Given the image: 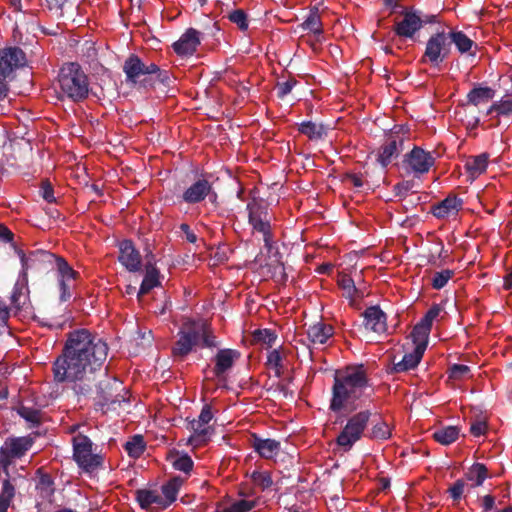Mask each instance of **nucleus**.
I'll return each mask as SVG.
<instances>
[{"label":"nucleus","instance_id":"obj_9","mask_svg":"<svg viewBox=\"0 0 512 512\" xmlns=\"http://www.w3.org/2000/svg\"><path fill=\"white\" fill-rule=\"evenodd\" d=\"M449 41L450 38L444 29L431 35L426 42L421 62L430 64L432 67H439L451 53Z\"/></svg>","mask_w":512,"mask_h":512},{"label":"nucleus","instance_id":"obj_40","mask_svg":"<svg viewBox=\"0 0 512 512\" xmlns=\"http://www.w3.org/2000/svg\"><path fill=\"white\" fill-rule=\"evenodd\" d=\"M125 450L130 457H140L145 450V443L142 436L136 435L130 441L126 442Z\"/></svg>","mask_w":512,"mask_h":512},{"label":"nucleus","instance_id":"obj_19","mask_svg":"<svg viewBox=\"0 0 512 512\" xmlns=\"http://www.w3.org/2000/svg\"><path fill=\"white\" fill-rule=\"evenodd\" d=\"M404 139L398 134H391L383 144L378 155V161L382 166H387L393 158L397 157L402 150Z\"/></svg>","mask_w":512,"mask_h":512},{"label":"nucleus","instance_id":"obj_57","mask_svg":"<svg viewBox=\"0 0 512 512\" xmlns=\"http://www.w3.org/2000/svg\"><path fill=\"white\" fill-rule=\"evenodd\" d=\"M41 195L49 203H53L56 201V199L54 197L53 187L48 181L42 182Z\"/></svg>","mask_w":512,"mask_h":512},{"label":"nucleus","instance_id":"obj_31","mask_svg":"<svg viewBox=\"0 0 512 512\" xmlns=\"http://www.w3.org/2000/svg\"><path fill=\"white\" fill-rule=\"evenodd\" d=\"M446 33L448 38H450V48L454 44L461 54L470 52L472 47L475 46L474 42L462 31L448 30Z\"/></svg>","mask_w":512,"mask_h":512},{"label":"nucleus","instance_id":"obj_29","mask_svg":"<svg viewBox=\"0 0 512 512\" xmlns=\"http://www.w3.org/2000/svg\"><path fill=\"white\" fill-rule=\"evenodd\" d=\"M430 331L431 327L421 321L418 322L410 333L412 346L425 352L428 345Z\"/></svg>","mask_w":512,"mask_h":512},{"label":"nucleus","instance_id":"obj_49","mask_svg":"<svg viewBox=\"0 0 512 512\" xmlns=\"http://www.w3.org/2000/svg\"><path fill=\"white\" fill-rule=\"evenodd\" d=\"M229 20L236 24L240 30H246L248 28V20L246 13L241 10L237 9L232 11L229 14Z\"/></svg>","mask_w":512,"mask_h":512},{"label":"nucleus","instance_id":"obj_63","mask_svg":"<svg viewBox=\"0 0 512 512\" xmlns=\"http://www.w3.org/2000/svg\"><path fill=\"white\" fill-rule=\"evenodd\" d=\"M180 230L182 231L188 242L195 243L197 241L196 234L190 229L188 224L182 223L180 225Z\"/></svg>","mask_w":512,"mask_h":512},{"label":"nucleus","instance_id":"obj_8","mask_svg":"<svg viewBox=\"0 0 512 512\" xmlns=\"http://www.w3.org/2000/svg\"><path fill=\"white\" fill-rule=\"evenodd\" d=\"M248 222L253 232L261 233L265 247L270 249L273 243V235L271 232V217L268 212L267 205L262 202L253 200L247 204Z\"/></svg>","mask_w":512,"mask_h":512},{"label":"nucleus","instance_id":"obj_24","mask_svg":"<svg viewBox=\"0 0 512 512\" xmlns=\"http://www.w3.org/2000/svg\"><path fill=\"white\" fill-rule=\"evenodd\" d=\"M333 334L334 328L322 321L310 325L307 330L308 339L314 346L325 345Z\"/></svg>","mask_w":512,"mask_h":512},{"label":"nucleus","instance_id":"obj_25","mask_svg":"<svg viewBox=\"0 0 512 512\" xmlns=\"http://www.w3.org/2000/svg\"><path fill=\"white\" fill-rule=\"evenodd\" d=\"M239 357V353L232 349H221L215 356L214 374L218 379L232 368L234 361Z\"/></svg>","mask_w":512,"mask_h":512},{"label":"nucleus","instance_id":"obj_1","mask_svg":"<svg viewBox=\"0 0 512 512\" xmlns=\"http://www.w3.org/2000/svg\"><path fill=\"white\" fill-rule=\"evenodd\" d=\"M108 356V345L87 329L68 334L62 354L53 364L57 382L91 381Z\"/></svg>","mask_w":512,"mask_h":512},{"label":"nucleus","instance_id":"obj_10","mask_svg":"<svg viewBox=\"0 0 512 512\" xmlns=\"http://www.w3.org/2000/svg\"><path fill=\"white\" fill-rule=\"evenodd\" d=\"M34 440L30 436L9 437L0 447V468L10 470V466L21 459L32 448Z\"/></svg>","mask_w":512,"mask_h":512},{"label":"nucleus","instance_id":"obj_51","mask_svg":"<svg viewBox=\"0 0 512 512\" xmlns=\"http://www.w3.org/2000/svg\"><path fill=\"white\" fill-rule=\"evenodd\" d=\"M470 374V367L463 364H454L449 369V376L454 380L463 379Z\"/></svg>","mask_w":512,"mask_h":512},{"label":"nucleus","instance_id":"obj_30","mask_svg":"<svg viewBox=\"0 0 512 512\" xmlns=\"http://www.w3.org/2000/svg\"><path fill=\"white\" fill-rule=\"evenodd\" d=\"M20 479L19 477H13L10 473V470L3 471L0 468V480L2 482L0 497L13 501L16 492L17 481Z\"/></svg>","mask_w":512,"mask_h":512},{"label":"nucleus","instance_id":"obj_26","mask_svg":"<svg viewBox=\"0 0 512 512\" xmlns=\"http://www.w3.org/2000/svg\"><path fill=\"white\" fill-rule=\"evenodd\" d=\"M423 354L424 351L412 347V351H407L401 360L396 361V357L394 356L392 370L396 373H400L414 369L420 363Z\"/></svg>","mask_w":512,"mask_h":512},{"label":"nucleus","instance_id":"obj_32","mask_svg":"<svg viewBox=\"0 0 512 512\" xmlns=\"http://www.w3.org/2000/svg\"><path fill=\"white\" fill-rule=\"evenodd\" d=\"M159 284V271L153 264L148 262L146 265L145 276L138 292V297L147 294L151 289Z\"/></svg>","mask_w":512,"mask_h":512},{"label":"nucleus","instance_id":"obj_35","mask_svg":"<svg viewBox=\"0 0 512 512\" xmlns=\"http://www.w3.org/2000/svg\"><path fill=\"white\" fill-rule=\"evenodd\" d=\"M494 95L495 91L490 87H476L468 93L467 100L469 104L478 106L493 99Z\"/></svg>","mask_w":512,"mask_h":512},{"label":"nucleus","instance_id":"obj_17","mask_svg":"<svg viewBox=\"0 0 512 512\" xmlns=\"http://www.w3.org/2000/svg\"><path fill=\"white\" fill-rule=\"evenodd\" d=\"M364 326L367 330L381 334L387 330L386 314L378 307H368L364 312Z\"/></svg>","mask_w":512,"mask_h":512},{"label":"nucleus","instance_id":"obj_45","mask_svg":"<svg viewBox=\"0 0 512 512\" xmlns=\"http://www.w3.org/2000/svg\"><path fill=\"white\" fill-rule=\"evenodd\" d=\"M36 489L43 497L50 496L54 491L53 480L48 474H40L36 484Z\"/></svg>","mask_w":512,"mask_h":512},{"label":"nucleus","instance_id":"obj_21","mask_svg":"<svg viewBox=\"0 0 512 512\" xmlns=\"http://www.w3.org/2000/svg\"><path fill=\"white\" fill-rule=\"evenodd\" d=\"M188 429L192 432V434L187 439V445L192 447H200L205 445L213 433V429L209 425L200 423L195 419L189 423Z\"/></svg>","mask_w":512,"mask_h":512},{"label":"nucleus","instance_id":"obj_55","mask_svg":"<svg viewBox=\"0 0 512 512\" xmlns=\"http://www.w3.org/2000/svg\"><path fill=\"white\" fill-rule=\"evenodd\" d=\"M441 311L442 309L439 305H433L420 321L432 328L433 321L439 316Z\"/></svg>","mask_w":512,"mask_h":512},{"label":"nucleus","instance_id":"obj_23","mask_svg":"<svg viewBox=\"0 0 512 512\" xmlns=\"http://www.w3.org/2000/svg\"><path fill=\"white\" fill-rule=\"evenodd\" d=\"M211 190L212 186L206 179H199L184 191L182 198L188 204H195L204 200Z\"/></svg>","mask_w":512,"mask_h":512},{"label":"nucleus","instance_id":"obj_6","mask_svg":"<svg viewBox=\"0 0 512 512\" xmlns=\"http://www.w3.org/2000/svg\"><path fill=\"white\" fill-rule=\"evenodd\" d=\"M203 323L201 321H185L177 333V340L172 347V355L183 359L201 342Z\"/></svg>","mask_w":512,"mask_h":512},{"label":"nucleus","instance_id":"obj_34","mask_svg":"<svg viewBox=\"0 0 512 512\" xmlns=\"http://www.w3.org/2000/svg\"><path fill=\"white\" fill-rule=\"evenodd\" d=\"M183 484V479L174 477L162 486V497L166 507L171 505L177 498L180 487Z\"/></svg>","mask_w":512,"mask_h":512},{"label":"nucleus","instance_id":"obj_36","mask_svg":"<svg viewBox=\"0 0 512 512\" xmlns=\"http://www.w3.org/2000/svg\"><path fill=\"white\" fill-rule=\"evenodd\" d=\"M488 165V155L480 154L474 157H470L465 164L466 169L472 177H477L482 174Z\"/></svg>","mask_w":512,"mask_h":512},{"label":"nucleus","instance_id":"obj_58","mask_svg":"<svg viewBox=\"0 0 512 512\" xmlns=\"http://www.w3.org/2000/svg\"><path fill=\"white\" fill-rule=\"evenodd\" d=\"M8 318V306L2 300H0V332L6 330Z\"/></svg>","mask_w":512,"mask_h":512},{"label":"nucleus","instance_id":"obj_61","mask_svg":"<svg viewBox=\"0 0 512 512\" xmlns=\"http://www.w3.org/2000/svg\"><path fill=\"white\" fill-rule=\"evenodd\" d=\"M155 74L157 80L166 86H169L173 82V79L168 71L160 70L158 67V71Z\"/></svg>","mask_w":512,"mask_h":512},{"label":"nucleus","instance_id":"obj_15","mask_svg":"<svg viewBox=\"0 0 512 512\" xmlns=\"http://www.w3.org/2000/svg\"><path fill=\"white\" fill-rule=\"evenodd\" d=\"M463 207V200L457 195L449 194L444 200L431 207L432 214L438 219L456 216Z\"/></svg>","mask_w":512,"mask_h":512},{"label":"nucleus","instance_id":"obj_27","mask_svg":"<svg viewBox=\"0 0 512 512\" xmlns=\"http://www.w3.org/2000/svg\"><path fill=\"white\" fill-rule=\"evenodd\" d=\"M252 447L262 458L272 459L277 456L280 451V442L274 439H262L254 436Z\"/></svg>","mask_w":512,"mask_h":512},{"label":"nucleus","instance_id":"obj_50","mask_svg":"<svg viewBox=\"0 0 512 512\" xmlns=\"http://www.w3.org/2000/svg\"><path fill=\"white\" fill-rule=\"evenodd\" d=\"M468 483L464 479L457 480L449 489L448 493L454 501L461 499Z\"/></svg>","mask_w":512,"mask_h":512},{"label":"nucleus","instance_id":"obj_59","mask_svg":"<svg viewBox=\"0 0 512 512\" xmlns=\"http://www.w3.org/2000/svg\"><path fill=\"white\" fill-rule=\"evenodd\" d=\"M212 418H213V414H212L211 408L208 405H205L202 408L201 413L198 416V419H196V420L199 421L200 423L208 425L209 422L212 420Z\"/></svg>","mask_w":512,"mask_h":512},{"label":"nucleus","instance_id":"obj_46","mask_svg":"<svg viewBox=\"0 0 512 512\" xmlns=\"http://www.w3.org/2000/svg\"><path fill=\"white\" fill-rule=\"evenodd\" d=\"M267 365L270 369L274 370L275 374L279 376L282 369V357L280 352L276 349L269 352L267 356Z\"/></svg>","mask_w":512,"mask_h":512},{"label":"nucleus","instance_id":"obj_3","mask_svg":"<svg viewBox=\"0 0 512 512\" xmlns=\"http://www.w3.org/2000/svg\"><path fill=\"white\" fill-rule=\"evenodd\" d=\"M81 428H86V426L72 425L68 428V432L73 434V459L85 472H93L102 465L103 458L97 452V446L93 444L84 430H80Z\"/></svg>","mask_w":512,"mask_h":512},{"label":"nucleus","instance_id":"obj_43","mask_svg":"<svg viewBox=\"0 0 512 512\" xmlns=\"http://www.w3.org/2000/svg\"><path fill=\"white\" fill-rule=\"evenodd\" d=\"M453 275H454V272L449 269L435 272L432 277V281H431L432 287L436 290L442 289L448 283V281L452 278Z\"/></svg>","mask_w":512,"mask_h":512},{"label":"nucleus","instance_id":"obj_54","mask_svg":"<svg viewBox=\"0 0 512 512\" xmlns=\"http://www.w3.org/2000/svg\"><path fill=\"white\" fill-rule=\"evenodd\" d=\"M72 0H45L48 9L56 15L62 16L64 7Z\"/></svg>","mask_w":512,"mask_h":512},{"label":"nucleus","instance_id":"obj_41","mask_svg":"<svg viewBox=\"0 0 512 512\" xmlns=\"http://www.w3.org/2000/svg\"><path fill=\"white\" fill-rule=\"evenodd\" d=\"M368 436L371 439L386 440L391 436V430L386 422L379 420L373 424Z\"/></svg>","mask_w":512,"mask_h":512},{"label":"nucleus","instance_id":"obj_48","mask_svg":"<svg viewBox=\"0 0 512 512\" xmlns=\"http://www.w3.org/2000/svg\"><path fill=\"white\" fill-rule=\"evenodd\" d=\"M253 482L262 489L270 487L273 483L271 475L266 471H254L252 473Z\"/></svg>","mask_w":512,"mask_h":512},{"label":"nucleus","instance_id":"obj_12","mask_svg":"<svg viewBox=\"0 0 512 512\" xmlns=\"http://www.w3.org/2000/svg\"><path fill=\"white\" fill-rule=\"evenodd\" d=\"M123 71L126 75V82L134 85L141 83L140 78L158 71V66L154 63L145 64L135 54L130 55L124 62Z\"/></svg>","mask_w":512,"mask_h":512},{"label":"nucleus","instance_id":"obj_37","mask_svg":"<svg viewBox=\"0 0 512 512\" xmlns=\"http://www.w3.org/2000/svg\"><path fill=\"white\" fill-rule=\"evenodd\" d=\"M434 439L442 445H449L459 437V429L456 426H447L434 432Z\"/></svg>","mask_w":512,"mask_h":512},{"label":"nucleus","instance_id":"obj_4","mask_svg":"<svg viewBox=\"0 0 512 512\" xmlns=\"http://www.w3.org/2000/svg\"><path fill=\"white\" fill-rule=\"evenodd\" d=\"M60 93L74 102L82 101L89 94V81L79 64L65 63L58 74Z\"/></svg>","mask_w":512,"mask_h":512},{"label":"nucleus","instance_id":"obj_52","mask_svg":"<svg viewBox=\"0 0 512 512\" xmlns=\"http://www.w3.org/2000/svg\"><path fill=\"white\" fill-rule=\"evenodd\" d=\"M203 323V332L201 333V341L203 347H215L217 345L216 337L212 334L209 325Z\"/></svg>","mask_w":512,"mask_h":512},{"label":"nucleus","instance_id":"obj_18","mask_svg":"<svg viewBox=\"0 0 512 512\" xmlns=\"http://www.w3.org/2000/svg\"><path fill=\"white\" fill-rule=\"evenodd\" d=\"M18 254L20 256L22 268L25 272L32 269H40L41 266L45 264L52 265L53 260L55 259L54 254L43 250L33 251L28 255H25L20 251Z\"/></svg>","mask_w":512,"mask_h":512},{"label":"nucleus","instance_id":"obj_5","mask_svg":"<svg viewBox=\"0 0 512 512\" xmlns=\"http://www.w3.org/2000/svg\"><path fill=\"white\" fill-rule=\"evenodd\" d=\"M27 63L26 55L19 47H7L0 50V113L4 111L2 103H8V81L14 78V72Z\"/></svg>","mask_w":512,"mask_h":512},{"label":"nucleus","instance_id":"obj_2","mask_svg":"<svg viewBox=\"0 0 512 512\" xmlns=\"http://www.w3.org/2000/svg\"><path fill=\"white\" fill-rule=\"evenodd\" d=\"M372 389L362 366L338 370L334 376L330 409L352 412L370 398Z\"/></svg>","mask_w":512,"mask_h":512},{"label":"nucleus","instance_id":"obj_64","mask_svg":"<svg viewBox=\"0 0 512 512\" xmlns=\"http://www.w3.org/2000/svg\"><path fill=\"white\" fill-rule=\"evenodd\" d=\"M13 240V233L3 224H0V241L10 242Z\"/></svg>","mask_w":512,"mask_h":512},{"label":"nucleus","instance_id":"obj_22","mask_svg":"<svg viewBox=\"0 0 512 512\" xmlns=\"http://www.w3.org/2000/svg\"><path fill=\"white\" fill-rule=\"evenodd\" d=\"M136 499L142 508L152 512L167 508L162 495L156 490H138Z\"/></svg>","mask_w":512,"mask_h":512},{"label":"nucleus","instance_id":"obj_16","mask_svg":"<svg viewBox=\"0 0 512 512\" xmlns=\"http://www.w3.org/2000/svg\"><path fill=\"white\" fill-rule=\"evenodd\" d=\"M200 45L199 32L194 28H189L173 44V49L177 55L186 57L193 55Z\"/></svg>","mask_w":512,"mask_h":512},{"label":"nucleus","instance_id":"obj_60","mask_svg":"<svg viewBox=\"0 0 512 512\" xmlns=\"http://www.w3.org/2000/svg\"><path fill=\"white\" fill-rule=\"evenodd\" d=\"M486 428H487V426H486L485 422L477 421L471 425L470 432L472 435L478 437L485 433Z\"/></svg>","mask_w":512,"mask_h":512},{"label":"nucleus","instance_id":"obj_39","mask_svg":"<svg viewBox=\"0 0 512 512\" xmlns=\"http://www.w3.org/2000/svg\"><path fill=\"white\" fill-rule=\"evenodd\" d=\"M258 504V500L242 499L232 503L230 506L223 509H219L216 512H248L255 508Z\"/></svg>","mask_w":512,"mask_h":512},{"label":"nucleus","instance_id":"obj_20","mask_svg":"<svg viewBox=\"0 0 512 512\" xmlns=\"http://www.w3.org/2000/svg\"><path fill=\"white\" fill-rule=\"evenodd\" d=\"M119 261L131 272L141 267V256L131 241L125 240L120 244Z\"/></svg>","mask_w":512,"mask_h":512},{"label":"nucleus","instance_id":"obj_44","mask_svg":"<svg viewBox=\"0 0 512 512\" xmlns=\"http://www.w3.org/2000/svg\"><path fill=\"white\" fill-rule=\"evenodd\" d=\"M303 29L309 30L314 34L322 33V24L320 20V16L317 11L311 12L307 19L302 24Z\"/></svg>","mask_w":512,"mask_h":512},{"label":"nucleus","instance_id":"obj_33","mask_svg":"<svg viewBox=\"0 0 512 512\" xmlns=\"http://www.w3.org/2000/svg\"><path fill=\"white\" fill-rule=\"evenodd\" d=\"M487 476L488 472L486 466L481 463H475L465 474L464 480L470 482V487L473 488L482 485Z\"/></svg>","mask_w":512,"mask_h":512},{"label":"nucleus","instance_id":"obj_62","mask_svg":"<svg viewBox=\"0 0 512 512\" xmlns=\"http://www.w3.org/2000/svg\"><path fill=\"white\" fill-rule=\"evenodd\" d=\"M481 507L484 512H490L495 507V497L492 495H486L482 498Z\"/></svg>","mask_w":512,"mask_h":512},{"label":"nucleus","instance_id":"obj_53","mask_svg":"<svg viewBox=\"0 0 512 512\" xmlns=\"http://www.w3.org/2000/svg\"><path fill=\"white\" fill-rule=\"evenodd\" d=\"M18 412L22 418L31 423H38L40 421V412L37 409L22 406Z\"/></svg>","mask_w":512,"mask_h":512},{"label":"nucleus","instance_id":"obj_11","mask_svg":"<svg viewBox=\"0 0 512 512\" xmlns=\"http://www.w3.org/2000/svg\"><path fill=\"white\" fill-rule=\"evenodd\" d=\"M52 265H54L56 269V278L60 289V300L66 302L73 295L75 281L79 273L62 257L55 256Z\"/></svg>","mask_w":512,"mask_h":512},{"label":"nucleus","instance_id":"obj_28","mask_svg":"<svg viewBox=\"0 0 512 512\" xmlns=\"http://www.w3.org/2000/svg\"><path fill=\"white\" fill-rule=\"evenodd\" d=\"M487 115H495L500 121L501 118L512 119V92L494 102L487 111Z\"/></svg>","mask_w":512,"mask_h":512},{"label":"nucleus","instance_id":"obj_13","mask_svg":"<svg viewBox=\"0 0 512 512\" xmlns=\"http://www.w3.org/2000/svg\"><path fill=\"white\" fill-rule=\"evenodd\" d=\"M434 162L433 155L420 147H414L405 155L404 159L405 167L416 175L427 173L434 165Z\"/></svg>","mask_w":512,"mask_h":512},{"label":"nucleus","instance_id":"obj_42","mask_svg":"<svg viewBox=\"0 0 512 512\" xmlns=\"http://www.w3.org/2000/svg\"><path fill=\"white\" fill-rule=\"evenodd\" d=\"M276 340L275 333L270 329H259L254 331L253 333V341L255 343H261L267 345V347H272Z\"/></svg>","mask_w":512,"mask_h":512},{"label":"nucleus","instance_id":"obj_38","mask_svg":"<svg viewBox=\"0 0 512 512\" xmlns=\"http://www.w3.org/2000/svg\"><path fill=\"white\" fill-rule=\"evenodd\" d=\"M299 131L311 140L321 139L325 135L324 126L312 121L302 122L299 125Z\"/></svg>","mask_w":512,"mask_h":512},{"label":"nucleus","instance_id":"obj_14","mask_svg":"<svg viewBox=\"0 0 512 512\" xmlns=\"http://www.w3.org/2000/svg\"><path fill=\"white\" fill-rule=\"evenodd\" d=\"M424 24V21L416 12H405L403 18L396 22L395 33L404 38H413Z\"/></svg>","mask_w":512,"mask_h":512},{"label":"nucleus","instance_id":"obj_56","mask_svg":"<svg viewBox=\"0 0 512 512\" xmlns=\"http://www.w3.org/2000/svg\"><path fill=\"white\" fill-rule=\"evenodd\" d=\"M296 83L297 82L294 79H289L287 81L278 83V85H277L278 96L283 98L286 95H288L292 91V89L296 85Z\"/></svg>","mask_w":512,"mask_h":512},{"label":"nucleus","instance_id":"obj_7","mask_svg":"<svg viewBox=\"0 0 512 512\" xmlns=\"http://www.w3.org/2000/svg\"><path fill=\"white\" fill-rule=\"evenodd\" d=\"M371 415L370 410H363L348 419L336 440L337 445L341 447L343 451H349L352 446L361 439Z\"/></svg>","mask_w":512,"mask_h":512},{"label":"nucleus","instance_id":"obj_47","mask_svg":"<svg viewBox=\"0 0 512 512\" xmlns=\"http://www.w3.org/2000/svg\"><path fill=\"white\" fill-rule=\"evenodd\" d=\"M172 464L176 470L182 471L186 474H189L193 468V461L187 454L177 457L173 460Z\"/></svg>","mask_w":512,"mask_h":512}]
</instances>
